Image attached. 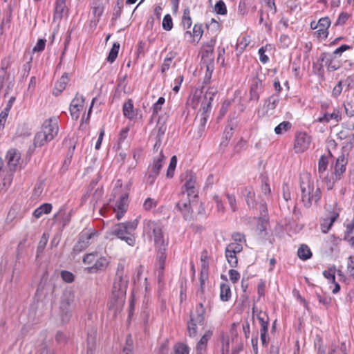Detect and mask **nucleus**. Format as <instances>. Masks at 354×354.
<instances>
[{
    "mask_svg": "<svg viewBox=\"0 0 354 354\" xmlns=\"http://www.w3.org/2000/svg\"><path fill=\"white\" fill-rule=\"evenodd\" d=\"M143 234L153 240L158 250L165 251L168 245L167 239L165 237L163 227L160 222L145 220L143 222Z\"/></svg>",
    "mask_w": 354,
    "mask_h": 354,
    "instance_id": "1",
    "label": "nucleus"
},
{
    "mask_svg": "<svg viewBox=\"0 0 354 354\" xmlns=\"http://www.w3.org/2000/svg\"><path fill=\"white\" fill-rule=\"evenodd\" d=\"M300 189L301 201L304 206L309 207L313 202L317 203L320 199V189L315 187L314 183L311 180L308 174L301 176Z\"/></svg>",
    "mask_w": 354,
    "mask_h": 354,
    "instance_id": "2",
    "label": "nucleus"
},
{
    "mask_svg": "<svg viewBox=\"0 0 354 354\" xmlns=\"http://www.w3.org/2000/svg\"><path fill=\"white\" fill-rule=\"evenodd\" d=\"M128 196L129 193L125 189L122 188L120 181L118 180L113 189V197L117 199L113 209L116 213L118 220L121 219L127 210L129 206Z\"/></svg>",
    "mask_w": 354,
    "mask_h": 354,
    "instance_id": "3",
    "label": "nucleus"
},
{
    "mask_svg": "<svg viewBox=\"0 0 354 354\" xmlns=\"http://www.w3.org/2000/svg\"><path fill=\"white\" fill-rule=\"evenodd\" d=\"M205 309L202 304L196 306L194 311L191 313L190 320L187 324L188 333L190 337L197 334V326L202 325L205 320Z\"/></svg>",
    "mask_w": 354,
    "mask_h": 354,
    "instance_id": "4",
    "label": "nucleus"
},
{
    "mask_svg": "<svg viewBox=\"0 0 354 354\" xmlns=\"http://www.w3.org/2000/svg\"><path fill=\"white\" fill-rule=\"evenodd\" d=\"M128 281L129 277L124 272V265L123 263H119L117 268L112 292L126 295Z\"/></svg>",
    "mask_w": 354,
    "mask_h": 354,
    "instance_id": "5",
    "label": "nucleus"
},
{
    "mask_svg": "<svg viewBox=\"0 0 354 354\" xmlns=\"http://www.w3.org/2000/svg\"><path fill=\"white\" fill-rule=\"evenodd\" d=\"M243 250L242 244L239 243H229L225 250V258L229 265L235 268L238 265V259L236 254Z\"/></svg>",
    "mask_w": 354,
    "mask_h": 354,
    "instance_id": "6",
    "label": "nucleus"
},
{
    "mask_svg": "<svg viewBox=\"0 0 354 354\" xmlns=\"http://www.w3.org/2000/svg\"><path fill=\"white\" fill-rule=\"evenodd\" d=\"M165 156L160 153L157 158H155L152 164L148 168L147 182L153 184L163 165Z\"/></svg>",
    "mask_w": 354,
    "mask_h": 354,
    "instance_id": "7",
    "label": "nucleus"
},
{
    "mask_svg": "<svg viewBox=\"0 0 354 354\" xmlns=\"http://www.w3.org/2000/svg\"><path fill=\"white\" fill-rule=\"evenodd\" d=\"M311 138L304 132L297 134L295 140L294 149L296 153H303L306 151L310 145Z\"/></svg>",
    "mask_w": 354,
    "mask_h": 354,
    "instance_id": "8",
    "label": "nucleus"
},
{
    "mask_svg": "<svg viewBox=\"0 0 354 354\" xmlns=\"http://www.w3.org/2000/svg\"><path fill=\"white\" fill-rule=\"evenodd\" d=\"M41 131L45 132L48 139L53 140L59 131L58 119L53 117L46 120L42 124Z\"/></svg>",
    "mask_w": 354,
    "mask_h": 354,
    "instance_id": "9",
    "label": "nucleus"
},
{
    "mask_svg": "<svg viewBox=\"0 0 354 354\" xmlns=\"http://www.w3.org/2000/svg\"><path fill=\"white\" fill-rule=\"evenodd\" d=\"M124 301L125 295L112 292L111 297L109 302V308L110 310L113 311L114 315H116L122 310Z\"/></svg>",
    "mask_w": 354,
    "mask_h": 354,
    "instance_id": "10",
    "label": "nucleus"
},
{
    "mask_svg": "<svg viewBox=\"0 0 354 354\" xmlns=\"http://www.w3.org/2000/svg\"><path fill=\"white\" fill-rule=\"evenodd\" d=\"M182 181L184 182L183 188L188 196L195 194L196 183V175L191 171H187L182 175Z\"/></svg>",
    "mask_w": 354,
    "mask_h": 354,
    "instance_id": "11",
    "label": "nucleus"
},
{
    "mask_svg": "<svg viewBox=\"0 0 354 354\" xmlns=\"http://www.w3.org/2000/svg\"><path fill=\"white\" fill-rule=\"evenodd\" d=\"M84 98L82 95L76 94L71 102L70 113L72 118L77 120L80 115V112L84 109Z\"/></svg>",
    "mask_w": 354,
    "mask_h": 354,
    "instance_id": "12",
    "label": "nucleus"
},
{
    "mask_svg": "<svg viewBox=\"0 0 354 354\" xmlns=\"http://www.w3.org/2000/svg\"><path fill=\"white\" fill-rule=\"evenodd\" d=\"M73 299L71 297H64L59 306V316L62 322H68L71 317V304Z\"/></svg>",
    "mask_w": 354,
    "mask_h": 354,
    "instance_id": "13",
    "label": "nucleus"
},
{
    "mask_svg": "<svg viewBox=\"0 0 354 354\" xmlns=\"http://www.w3.org/2000/svg\"><path fill=\"white\" fill-rule=\"evenodd\" d=\"M111 234L115 235L118 239L124 241L130 246H133L136 243L135 237L129 234L127 230L122 227V223L113 228Z\"/></svg>",
    "mask_w": 354,
    "mask_h": 354,
    "instance_id": "14",
    "label": "nucleus"
},
{
    "mask_svg": "<svg viewBox=\"0 0 354 354\" xmlns=\"http://www.w3.org/2000/svg\"><path fill=\"white\" fill-rule=\"evenodd\" d=\"M96 236L95 232H85L83 233L77 243L74 246V251L80 252L82 250H85L91 243V240H93Z\"/></svg>",
    "mask_w": 354,
    "mask_h": 354,
    "instance_id": "15",
    "label": "nucleus"
},
{
    "mask_svg": "<svg viewBox=\"0 0 354 354\" xmlns=\"http://www.w3.org/2000/svg\"><path fill=\"white\" fill-rule=\"evenodd\" d=\"M6 158L9 169L15 171L20 163L21 153L19 151L11 149L7 152Z\"/></svg>",
    "mask_w": 354,
    "mask_h": 354,
    "instance_id": "16",
    "label": "nucleus"
},
{
    "mask_svg": "<svg viewBox=\"0 0 354 354\" xmlns=\"http://www.w3.org/2000/svg\"><path fill=\"white\" fill-rule=\"evenodd\" d=\"M330 26V20L328 17L321 18L316 24L315 28H317V30L315 32L317 36L319 38L325 39L328 35V28Z\"/></svg>",
    "mask_w": 354,
    "mask_h": 354,
    "instance_id": "17",
    "label": "nucleus"
},
{
    "mask_svg": "<svg viewBox=\"0 0 354 354\" xmlns=\"http://www.w3.org/2000/svg\"><path fill=\"white\" fill-rule=\"evenodd\" d=\"M339 216V211L336 207L330 212L328 217L324 219L321 224V230L323 233H327L333 225V223Z\"/></svg>",
    "mask_w": 354,
    "mask_h": 354,
    "instance_id": "18",
    "label": "nucleus"
},
{
    "mask_svg": "<svg viewBox=\"0 0 354 354\" xmlns=\"http://www.w3.org/2000/svg\"><path fill=\"white\" fill-rule=\"evenodd\" d=\"M217 93V89L214 87H209L204 94L202 102V110H210L212 102Z\"/></svg>",
    "mask_w": 354,
    "mask_h": 354,
    "instance_id": "19",
    "label": "nucleus"
},
{
    "mask_svg": "<svg viewBox=\"0 0 354 354\" xmlns=\"http://www.w3.org/2000/svg\"><path fill=\"white\" fill-rule=\"evenodd\" d=\"M109 260L102 256L97 257V264H93L92 266H88V271L91 273H95L98 271L104 270L109 266Z\"/></svg>",
    "mask_w": 354,
    "mask_h": 354,
    "instance_id": "20",
    "label": "nucleus"
},
{
    "mask_svg": "<svg viewBox=\"0 0 354 354\" xmlns=\"http://www.w3.org/2000/svg\"><path fill=\"white\" fill-rule=\"evenodd\" d=\"M331 120L339 122L342 120V113L339 109H334L332 113H325L324 115L317 118V122L321 123H328Z\"/></svg>",
    "mask_w": 354,
    "mask_h": 354,
    "instance_id": "21",
    "label": "nucleus"
},
{
    "mask_svg": "<svg viewBox=\"0 0 354 354\" xmlns=\"http://www.w3.org/2000/svg\"><path fill=\"white\" fill-rule=\"evenodd\" d=\"M279 100L277 96L270 97L264 104L263 110H265V111L263 114L267 116L272 115L274 110L279 103Z\"/></svg>",
    "mask_w": 354,
    "mask_h": 354,
    "instance_id": "22",
    "label": "nucleus"
},
{
    "mask_svg": "<svg viewBox=\"0 0 354 354\" xmlns=\"http://www.w3.org/2000/svg\"><path fill=\"white\" fill-rule=\"evenodd\" d=\"M212 335V331L210 330H207L205 334L201 337L200 340L196 344V350L197 354H203L207 346V344Z\"/></svg>",
    "mask_w": 354,
    "mask_h": 354,
    "instance_id": "23",
    "label": "nucleus"
},
{
    "mask_svg": "<svg viewBox=\"0 0 354 354\" xmlns=\"http://www.w3.org/2000/svg\"><path fill=\"white\" fill-rule=\"evenodd\" d=\"M263 88L262 82L259 78L252 80L250 88V98L252 100H258L259 93L261 92Z\"/></svg>",
    "mask_w": 354,
    "mask_h": 354,
    "instance_id": "24",
    "label": "nucleus"
},
{
    "mask_svg": "<svg viewBox=\"0 0 354 354\" xmlns=\"http://www.w3.org/2000/svg\"><path fill=\"white\" fill-rule=\"evenodd\" d=\"M68 80V75L66 73L64 74L55 84L53 95H59L66 88Z\"/></svg>",
    "mask_w": 354,
    "mask_h": 354,
    "instance_id": "25",
    "label": "nucleus"
},
{
    "mask_svg": "<svg viewBox=\"0 0 354 354\" xmlns=\"http://www.w3.org/2000/svg\"><path fill=\"white\" fill-rule=\"evenodd\" d=\"M66 9L65 0H56L53 20H60Z\"/></svg>",
    "mask_w": 354,
    "mask_h": 354,
    "instance_id": "26",
    "label": "nucleus"
},
{
    "mask_svg": "<svg viewBox=\"0 0 354 354\" xmlns=\"http://www.w3.org/2000/svg\"><path fill=\"white\" fill-rule=\"evenodd\" d=\"M204 94L201 89H196L190 99L191 104L194 109L201 107L202 109V102L203 100Z\"/></svg>",
    "mask_w": 354,
    "mask_h": 354,
    "instance_id": "27",
    "label": "nucleus"
},
{
    "mask_svg": "<svg viewBox=\"0 0 354 354\" xmlns=\"http://www.w3.org/2000/svg\"><path fill=\"white\" fill-rule=\"evenodd\" d=\"M346 162L344 158H337L335 165V176L336 180L339 179L343 173L346 171Z\"/></svg>",
    "mask_w": 354,
    "mask_h": 354,
    "instance_id": "28",
    "label": "nucleus"
},
{
    "mask_svg": "<svg viewBox=\"0 0 354 354\" xmlns=\"http://www.w3.org/2000/svg\"><path fill=\"white\" fill-rule=\"evenodd\" d=\"M51 140V139H48V137L45 132L41 130L35 135L34 144L36 147H41Z\"/></svg>",
    "mask_w": 354,
    "mask_h": 354,
    "instance_id": "29",
    "label": "nucleus"
},
{
    "mask_svg": "<svg viewBox=\"0 0 354 354\" xmlns=\"http://www.w3.org/2000/svg\"><path fill=\"white\" fill-rule=\"evenodd\" d=\"M52 209V205L50 203H44L37 207L33 212V216L36 218H40L43 214H47L50 212Z\"/></svg>",
    "mask_w": 354,
    "mask_h": 354,
    "instance_id": "30",
    "label": "nucleus"
},
{
    "mask_svg": "<svg viewBox=\"0 0 354 354\" xmlns=\"http://www.w3.org/2000/svg\"><path fill=\"white\" fill-rule=\"evenodd\" d=\"M123 113L129 119H133L136 114L133 110V104L131 100H129L123 105Z\"/></svg>",
    "mask_w": 354,
    "mask_h": 354,
    "instance_id": "31",
    "label": "nucleus"
},
{
    "mask_svg": "<svg viewBox=\"0 0 354 354\" xmlns=\"http://www.w3.org/2000/svg\"><path fill=\"white\" fill-rule=\"evenodd\" d=\"M203 31L201 25L195 24L193 27L192 34L189 31H187L185 33V37H193V40H195V38L200 39L203 35Z\"/></svg>",
    "mask_w": 354,
    "mask_h": 354,
    "instance_id": "32",
    "label": "nucleus"
},
{
    "mask_svg": "<svg viewBox=\"0 0 354 354\" xmlns=\"http://www.w3.org/2000/svg\"><path fill=\"white\" fill-rule=\"evenodd\" d=\"M174 57H175L174 53L169 52L168 53L167 56L165 58L162 64L161 65V68H160L161 73H164L169 69Z\"/></svg>",
    "mask_w": 354,
    "mask_h": 354,
    "instance_id": "33",
    "label": "nucleus"
},
{
    "mask_svg": "<svg viewBox=\"0 0 354 354\" xmlns=\"http://www.w3.org/2000/svg\"><path fill=\"white\" fill-rule=\"evenodd\" d=\"M243 194L245 198L246 203L248 206H253L254 203V192L252 187H246L243 192Z\"/></svg>",
    "mask_w": 354,
    "mask_h": 354,
    "instance_id": "34",
    "label": "nucleus"
},
{
    "mask_svg": "<svg viewBox=\"0 0 354 354\" xmlns=\"http://www.w3.org/2000/svg\"><path fill=\"white\" fill-rule=\"evenodd\" d=\"M298 257L303 260H307L312 256L310 248L306 245H301L297 251Z\"/></svg>",
    "mask_w": 354,
    "mask_h": 354,
    "instance_id": "35",
    "label": "nucleus"
},
{
    "mask_svg": "<svg viewBox=\"0 0 354 354\" xmlns=\"http://www.w3.org/2000/svg\"><path fill=\"white\" fill-rule=\"evenodd\" d=\"M291 126L292 124L290 122L283 121L274 128V133L277 135H281L289 131L291 128Z\"/></svg>",
    "mask_w": 354,
    "mask_h": 354,
    "instance_id": "36",
    "label": "nucleus"
},
{
    "mask_svg": "<svg viewBox=\"0 0 354 354\" xmlns=\"http://www.w3.org/2000/svg\"><path fill=\"white\" fill-rule=\"evenodd\" d=\"M272 50V46L270 44H267L265 46H262L259 49L258 54L259 55V60L263 64H266L268 62L269 58L266 55V52L270 51Z\"/></svg>",
    "mask_w": 354,
    "mask_h": 354,
    "instance_id": "37",
    "label": "nucleus"
},
{
    "mask_svg": "<svg viewBox=\"0 0 354 354\" xmlns=\"http://www.w3.org/2000/svg\"><path fill=\"white\" fill-rule=\"evenodd\" d=\"M221 293H220V297L221 299L223 301H227L229 300V299L231 297V291L230 288L228 285L227 284H221Z\"/></svg>",
    "mask_w": 354,
    "mask_h": 354,
    "instance_id": "38",
    "label": "nucleus"
},
{
    "mask_svg": "<svg viewBox=\"0 0 354 354\" xmlns=\"http://www.w3.org/2000/svg\"><path fill=\"white\" fill-rule=\"evenodd\" d=\"M328 165V157L323 155L318 161V172L320 175L323 174L327 169Z\"/></svg>",
    "mask_w": 354,
    "mask_h": 354,
    "instance_id": "39",
    "label": "nucleus"
},
{
    "mask_svg": "<svg viewBox=\"0 0 354 354\" xmlns=\"http://www.w3.org/2000/svg\"><path fill=\"white\" fill-rule=\"evenodd\" d=\"M120 49V44L118 42H115L109 52V54L107 57V61L112 63L117 58L118 52Z\"/></svg>",
    "mask_w": 354,
    "mask_h": 354,
    "instance_id": "40",
    "label": "nucleus"
},
{
    "mask_svg": "<svg viewBox=\"0 0 354 354\" xmlns=\"http://www.w3.org/2000/svg\"><path fill=\"white\" fill-rule=\"evenodd\" d=\"M192 21L190 17V10L189 8H186L184 10L183 19H182V25L184 28H189L192 26Z\"/></svg>",
    "mask_w": 354,
    "mask_h": 354,
    "instance_id": "41",
    "label": "nucleus"
},
{
    "mask_svg": "<svg viewBox=\"0 0 354 354\" xmlns=\"http://www.w3.org/2000/svg\"><path fill=\"white\" fill-rule=\"evenodd\" d=\"M158 200L149 197L144 201L143 208L147 211H149L155 208L158 205Z\"/></svg>",
    "mask_w": 354,
    "mask_h": 354,
    "instance_id": "42",
    "label": "nucleus"
},
{
    "mask_svg": "<svg viewBox=\"0 0 354 354\" xmlns=\"http://www.w3.org/2000/svg\"><path fill=\"white\" fill-rule=\"evenodd\" d=\"M177 164V158L176 156H174L171 158L169 165L167 171V177L172 178L174 174V171Z\"/></svg>",
    "mask_w": 354,
    "mask_h": 354,
    "instance_id": "43",
    "label": "nucleus"
},
{
    "mask_svg": "<svg viewBox=\"0 0 354 354\" xmlns=\"http://www.w3.org/2000/svg\"><path fill=\"white\" fill-rule=\"evenodd\" d=\"M214 10L218 15H225L227 13V8L225 3L222 0L217 1L214 6Z\"/></svg>",
    "mask_w": 354,
    "mask_h": 354,
    "instance_id": "44",
    "label": "nucleus"
},
{
    "mask_svg": "<svg viewBox=\"0 0 354 354\" xmlns=\"http://www.w3.org/2000/svg\"><path fill=\"white\" fill-rule=\"evenodd\" d=\"M162 28L167 31L171 30L173 28L172 18L170 15L167 14L164 17L162 20Z\"/></svg>",
    "mask_w": 354,
    "mask_h": 354,
    "instance_id": "45",
    "label": "nucleus"
},
{
    "mask_svg": "<svg viewBox=\"0 0 354 354\" xmlns=\"http://www.w3.org/2000/svg\"><path fill=\"white\" fill-rule=\"evenodd\" d=\"M137 226L138 221L136 220L127 223H122V227L125 228L129 234L136 229Z\"/></svg>",
    "mask_w": 354,
    "mask_h": 354,
    "instance_id": "46",
    "label": "nucleus"
},
{
    "mask_svg": "<svg viewBox=\"0 0 354 354\" xmlns=\"http://www.w3.org/2000/svg\"><path fill=\"white\" fill-rule=\"evenodd\" d=\"M283 198L286 201L291 199V187L288 183H284L282 186Z\"/></svg>",
    "mask_w": 354,
    "mask_h": 354,
    "instance_id": "47",
    "label": "nucleus"
},
{
    "mask_svg": "<svg viewBox=\"0 0 354 354\" xmlns=\"http://www.w3.org/2000/svg\"><path fill=\"white\" fill-rule=\"evenodd\" d=\"M97 254V253H89L84 255L83 258V263L88 266H92L94 263Z\"/></svg>",
    "mask_w": 354,
    "mask_h": 354,
    "instance_id": "48",
    "label": "nucleus"
},
{
    "mask_svg": "<svg viewBox=\"0 0 354 354\" xmlns=\"http://www.w3.org/2000/svg\"><path fill=\"white\" fill-rule=\"evenodd\" d=\"M347 273L354 278V257L350 256L348 259Z\"/></svg>",
    "mask_w": 354,
    "mask_h": 354,
    "instance_id": "49",
    "label": "nucleus"
},
{
    "mask_svg": "<svg viewBox=\"0 0 354 354\" xmlns=\"http://www.w3.org/2000/svg\"><path fill=\"white\" fill-rule=\"evenodd\" d=\"M344 106L346 115L349 117L354 116V102H346Z\"/></svg>",
    "mask_w": 354,
    "mask_h": 354,
    "instance_id": "50",
    "label": "nucleus"
},
{
    "mask_svg": "<svg viewBox=\"0 0 354 354\" xmlns=\"http://www.w3.org/2000/svg\"><path fill=\"white\" fill-rule=\"evenodd\" d=\"M202 113L200 115V126L202 129H203L205 127L207 118L209 117V110H202Z\"/></svg>",
    "mask_w": 354,
    "mask_h": 354,
    "instance_id": "51",
    "label": "nucleus"
},
{
    "mask_svg": "<svg viewBox=\"0 0 354 354\" xmlns=\"http://www.w3.org/2000/svg\"><path fill=\"white\" fill-rule=\"evenodd\" d=\"M129 132V128L122 129L119 134L118 138V148L120 149L121 147L122 143L127 139Z\"/></svg>",
    "mask_w": 354,
    "mask_h": 354,
    "instance_id": "52",
    "label": "nucleus"
},
{
    "mask_svg": "<svg viewBox=\"0 0 354 354\" xmlns=\"http://www.w3.org/2000/svg\"><path fill=\"white\" fill-rule=\"evenodd\" d=\"M175 353L176 354H189V348L183 344H178L175 346Z\"/></svg>",
    "mask_w": 354,
    "mask_h": 354,
    "instance_id": "53",
    "label": "nucleus"
},
{
    "mask_svg": "<svg viewBox=\"0 0 354 354\" xmlns=\"http://www.w3.org/2000/svg\"><path fill=\"white\" fill-rule=\"evenodd\" d=\"M46 40L45 39H38L36 45L33 48V52H41L44 50Z\"/></svg>",
    "mask_w": 354,
    "mask_h": 354,
    "instance_id": "54",
    "label": "nucleus"
},
{
    "mask_svg": "<svg viewBox=\"0 0 354 354\" xmlns=\"http://www.w3.org/2000/svg\"><path fill=\"white\" fill-rule=\"evenodd\" d=\"M165 100L163 97H160L158 101L153 106V114L158 113L159 111L161 110L162 106L165 103Z\"/></svg>",
    "mask_w": 354,
    "mask_h": 354,
    "instance_id": "55",
    "label": "nucleus"
},
{
    "mask_svg": "<svg viewBox=\"0 0 354 354\" xmlns=\"http://www.w3.org/2000/svg\"><path fill=\"white\" fill-rule=\"evenodd\" d=\"M229 277L233 283H236L240 279V274L238 271L231 269L229 270Z\"/></svg>",
    "mask_w": 354,
    "mask_h": 354,
    "instance_id": "56",
    "label": "nucleus"
},
{
    "mask_svg": "<svg viewBox=\"0 0 354 354\" xmlns=\"http://www.w3.org/2000/svg\"><path fill=\"white\" fill-rule=\"evenodd\" d=\"M226 196H227L228 203H229L232 210L233 212H235L237 209L236 201L235 196L234 195H231L229 194H227L226 195Z\"/></svg>",
    "mask_w": 354,
    "mask_h": 354,
    "instance_id": "57",
    "label": "nucleus"
},
{
    "mask_svg": "<svg viewBox=\"0 0 354 354\" xmlns=\"http://www.w3.org/2000/svg\"><path fill=\"white\" fill-rule=\"evenodd\" d=\"M62 279L67 283H71L74 280L73 274L68 271H62L61 272Z\"/></svg>",
    "mask_w": 354,
    "mask_h": 354,
    "instance_id": "58",
    "label": "nucleus"
},
{
    "mask_svg": "<svg viewBox=\"0 0 354 354\" xmlns=\"http://www.w3.org/2000/svg\"><path fill=\"white\" fill-rule=\"evenodd\" d=\"M48 236H47L46 234H44L42 235V237H41V239L39 243L38 247H37L38 252H41L44 249V248L48 242Z\"/></svg>",
    "mask_w": 354,
    "mask_h": 354,
    "instance_id": "59",
    "label": "nucleus"
},
{
    "mask_svg": "<svg viewBox=\"0 0 354 354\" xmlns=\"http://www.w3.org/2000/svg\"><path fill=\"white\" fill-rule=\"evenodd\" d=\"M323 275L328 279L330 280L332 282H335V270L333 269H329L328 270H325L323 272Z\"/></svg>",
    "mask_w": 354,
    "mask_h": 354,
    "instance_id": "60",
    "label": "nucleus"
},
{
    "mask_svg": "<svg viewBox=\"0 0 354 354\" xmlns=\"http://www.w3.org/2000/svg\"><path fill=\"white\" fill-rule=\"evenodd\" d=\"M44 190V184L42 183H37L34 189L33 194L36 197L39 196Z\"/></svg>",
    "mask_w": 354,
    "mask_h": 354,
    "instance_id": "61",
    "label": "nucleus"
},
{
    "mask_svg": "<svg viewBox=\"0 0 354 354\" xmlns=\"http://www.w3.org/2000/svg\"><path fill=\"white\" fill-rule=\"evenodd\" d=\"M8 112L6 111H2L0 113V129L4 127L5 123L6 122L7 118L8 116Z\"/></svg>",
    "mask_w": 354,
    "mask_h": 354,
    "instance_id": "62",
    "label": "nucleus"
},
{
    "mask_svg": "<svg viewBox=\"0 0 354 354\" xmlns=\"http://www.w3.org/2000/svg\"><path fill=\"white\" fill-rule=\"evenodd\" d=\"M348 17H349V15L347 13L342 12L339 15L336 24L337 25H342V24H345V22L348 20Z\"/></svg>",
    "mask_w": 354,
    "mask_h": 354,
    "instance_id": "63",
    "label": "nucleus"
},
{
    "mask_svg": "<svg viewBox=\"0 0 354 354\" xmlns=\"http://www.w3.org/2000/svg\"><path fill=\"white\" fill-rule=\"evenodd\" d=\"M342 91V84L341 82H339L338 84L333 88L332 94L334 97H337L340 95Z\"/></svg>",
    "mask_w": 354,
    "mask_h": 354,
    "instance_id": "64",
    "label": "nucleus"
}]
</instances>
